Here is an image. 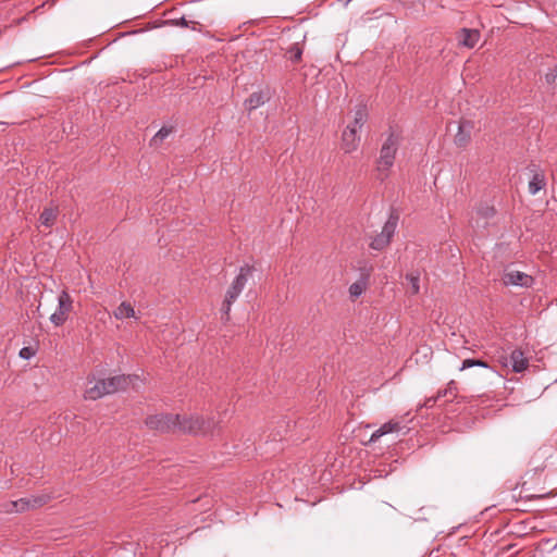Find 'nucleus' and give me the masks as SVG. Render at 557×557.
<instances>
[{
	"label": "nucleus",
	"instance_id": "obj_1",
	"mask_svg": "<svg viewBox=\"0 0 557 557\" xmlns=\"http://www.w3.org/2000/svg\"><path fill=\"white\" fill-rule=\"evenodd\" d=\"M368 110L364 104L360 103L356 106L354 110V120L346 126L342 134V148L345 153H351L358 149L360 144V136L358 133L368 121Z\"/></svg>",
	"mask_w": 557,
	"mask_h": 557
},
{
	"label": "nucleus",
	"instance_id": "obj_2",
	"mask_svg": "<svg viewBox=\"0 0 557 557\" xmlns=\"http://www.w3.org/2000/svg\"><path fill=\"white\" fill-rule=\"evenodd\" d=\"M219 421L213 418L205 419L199 414L181 416L177 414L176 431L189 434H209L213 433L219 426Z\"/></svg>",
	"mask_w": 557,
	"mask_h": 557
},
{
	"label": "nucleus",
	"instance_id": "obj_3",
	"mask_svg": "<svg viewBox=\"0 0 557 557\" xmlns=\"http://www.w3.org/2000/svg\"><path fill=\"white\" fill-rule=\"evenodd\" d=\"M252 273V268L248 264L243 265L239 268L238 274L233 280L232 284L227 288L225 293V298L222 302L221 312H222V319L227 321L230 319V312L232 305L237 300L242 292L244 290L248 277Z\"/></svg>",
	"mask_w": 557,
	"mask_h": 557
},
{
	"label": "nucleus",
	"instance_id": "obj_4",
	"mask_svg": "<svg viewBox=\"0 0 557 557\" xmlns=\"http://www.w3.org/2000/svg\"><path fill=\"white\" fill-rule=\"evenodd\" d=\"M399 144L400 137L394 132L389 133L383 143L376 166L380 180L383 181L388 176V172L394 164Z\"/></svg>",
	"mask_w": 557,
	"mask_h": 557
},
{
	"label": "nucleus",
	"instance_id": "obj_5",
	"mask_svg": "<svg viewBox=\"0 0 557 557\" xmlns=\"http://www.w3.org/2000/svg\"><path fill=\"white\" fill-rule=\"evenodd\" d=\"M48 500H49V496H47V495L25 497V498H21L17 500L4 503L1 506V511L7 512V513L24 512L29 509H35V508L41 507Z\"/></svg>",
	"mask_w": 557,
	"mask_h": 557
},
{
	"label": "nucleus",
	"instance_id": "obj_6",
	"mask_svg": "<svg viewBox=\"0 0 557 557\" xmlns=\"http://www.w3.org/2000/svg\"><path fill=\"white\" fill-rule=\"evenodd\" d=\"M397 223H398V214L392 212L389 214L387 221L383 225L381 233L375 235L372 238V240L370 243V247L372 249L379 250V251L385 249L389 245V243L395 234Z\"/></svg>",
	"mask_w": 557,
	"mask_h": 557
},
{
	"label": "nucleus",
	"instance_id": "obj_7",
	"mask_svg": "<svg viewBox=\"0 0 557 557\" xmlns=\"http://www.w3.org/2000/svg\"><path fill=\"white\" fill-rule=\"evenodd\" d=\"M177 414L173 413H159L149 416L146 419V425L150 430L161 433L176 431Z\"/></svg>",
	"mask_w": 557,
	"mask_h": 557
},
{
	"label": "nucleus",
	"instance_id": "obj_8",
	"mask_svg": "<svg viewBox=\"0 0 557 557\" xmlns=\"http://www.w3.org/2000/svg\"><path fill=\"white\" fill-rule=\"evenodd\" d=\"M409 426L404 422V419H391L389 421L382 424L377 430H375L370 436L369 444L375 443L382 436L391 434V433H401L406 435L409 432Z\"/></svg>",
	"mask_w": 557,
	"mask_h": 557
},
{
	"label": "nucleus",
	"instance_id": "obj_9",
	"mask_svg": "<svg viewBox=\"0 0 557 557\" xmlns=\"http://www.w3.org/2000/svg\"><path fill=\"white\" fill-rule=\"evenodd\" d=\"M503 283L506 286L530 287L533 284V277L521 271L506 270L503 275Z\"/></svg>",
	"mask_w": 557,
	"mask_h": 557
},
{
	"label": "nucleus",
	"instance_id": "obj_10",
	"mask_svg": "<svg viewBox=\"0 0 557 557\" xmlns=\"http://www.w3.org/2000/svg\"><path fill=\"white\" fill-rule=\"evenodd\" d=\"M103 382L109 395L120 391H125L132 383V376L122 374L104 379Z\"/></svg>",
	"mask_w": 557,
	"mask_h": 557
},
{
	"label": "nucleus",
	"instance_id": "obj_11",
	"mask_svg": "<svg viewBox=\"0 0 557 557\" xmlns=\"http://www.w3.org/2000/svg\"><path fill=\"white\" fill-rule=\"evenodd\" d=\"M480 37L478 29L462 28L457 33L458 45L469 49L475 47Z\"/></svg>",
	"mask_w": 557,
	"mask_h": 557
},
{
	"label": "nucleus",
	"instance_id": "obj_12",
	"mask_svg": "<svg viewBox=\"0 0 557 557\" xmlns=\"http://www.w3.org/2000/svg\"><path fill=\"white\" fill-rule=\"evenodd\" d=\"M103 380H89L84 393L86 399L96 400L108 395Z\"/></svg>",
	"mask_w": 557,
	"mask_h": 557
},
{
	"label": "nucleus",
	"instance_id": "obj_13",
	"mask_svg": "<svg viewBox=\"0 0 557 557\" xmlns=\"http://www.w3.org/2000/svg\"><path fill=\"white\" fill-rule=\"evenodd\" d=\"M509 362L512 367V371L517 373L524 371L529 366V360L520 348H516L511 351Z\"/></svg>",
	"mask_w": 557,
	"mask_h": 557
},
{
	"label": "nucleus",
	"instance_id": "obj_14",
	"mask_svg": "<svg viewBox=\"0 0 557 557\" xmlns=\"http://www.w3.org/2000/svg\"><path fill=\"white\" fill-rule=\"evenodd\" d=\"M471 129V122L461 121L459 123L458 132L455 135V144L459 147H465L470 141Z\"/></svg>",
	"mask_w": 557,
	"mask_h": 557
},
{
	"label": "nucleus",
	"instance_id": "obj_15",
	"mask_svg": "<svg viewBox=\"0 0 557 557\" xmlns=\"http://www.w3.org/2000/svg\"><path fill=\"white\" fill-rule=\"evenodd\" d=\"M370 270L362 273L360 280L349 286V295L352 299L358 298L367 288Z\"/></svg>",
	"mask_w": 557,
	"mask_h": 557
},
{
	"label": "nucleus",
	"instance_id": "obj_16",
	"mask_svg": "<svg viewBox=\"0 0 557 557\" xmlns=\"http://www.w3.org/2000/svg\"><path fill=\"white\" fill-rule=\"evenodd\" d=\"M113 315L117 320H123L127 318L137 319L136 311L134 307L126 301H123L114 311Z\"/></svg>",
	"mask_w": 557,
	"mask_h": 557
},
{
	"label": "nucleus",
	"instance_id": "obj_17",
	"mask_svg": "<svg viewBox=\"0 0 557 557\" xmlns=\"http://www.w3.org/2000/svg\"><path fill=\"white\" fill-rule=\"evenodd\" d=\"M546 186L545 175L542 172H536L533 174L531 181L529 182V193L531 195L537 194L541 189Z\"/></svg>",
	"mask_w": 557,
	"mask_h": 557
},
{
	"label": "nucleus",
	"instance_id": "obj_18",
	"mask_svg": "<svg viewBox=\"0 0 557 557\" xmlns=\"http://www.w3.org/2000/svg\"><path fill=\"white\" fill-rule=\"evenodd\" d=\"M73 309V299L67 290L63 289L58 297L57 310L69 314Z\"/></svg>",
	"mask_w": 557,
	"mask_h": 557
},
{
	"label": "nucleus",
	"instance_id": "obj_19",
	"mask_svg": "<svg viewBox=\"0 0 557 557\" xmlns=\"http://www.w3.org/2000/svg\"><path fill=\"white\" fill-rule=\"evenodd\" d=\"M58 216V210L55 208H45L39 216L41 225L50 227L54 224Z\"/></svg>",
	"mask_w": 557,
	"mask_h": 557
},
{
	"label": "nucleus",
	"instance_id": "obj_20",
	"mask_svg": "<svg viewBox=\"0 0 557 557\" xmlns=\"http://www.w3.org/2000/svg\"><path fill=\"white\" fill-rule=\"evenodd\" d=\"M265 101L264 95L262 92H253L249 96V98L245 101L246 108L251 111L260 106H262Z\"/></svg>",
	"mask_w": 557,
	"mask_h": 557
},
{
	"label": "nucleus",
	"instance_id": "obj_21",
	"mask_svg": "<svg viewBox=\"0 0 557 557\" xmlns=\"http://www.w3.org/2000/svg\"><path fill=\"white\" fill-rule=\"evenodd\" d=\"M476 214L482 219L490 220L496 214V210L493 206L484 203L476 208Z\"/></svg>",
	"mask_w": 557,
	"mask_h": 557
},
{
	"label": "nucleus",
	"instance_id": "obj_22",
	"mask_svg": "<svg viewBox=\"0 0 557 557\" xmlns=\"http://www.w3.org/2000/svg\"><path fill=\"white\" fill-rule=\"evenodd\" d=\"M302 55V48L298 44H294L289 49L286 51V57L288 60H290L293 63H297L301 60Z\"/></svg>",
	"mask_w": 557,
	"mask_h": 557
},
{
	"label": "nucleus",
	"instance_id": "obj_23",
	"mask_svg": "<svg viewBox=\"0 0 557 557\" xmlns=\"http://www.w3.org/2000/svg\"><path fill=\"white\" fill-rule=\"evenodd\" d=\"M406 280L410 284L411 294H413V295L418 294L419 290H420V285H419L420 275H419V273H409V274L406 275Z\"/></svg>",
	"mask_w": 557,
	"mask_h": 557
},
{
	"label": "nucleus",
	"instance_id": "obj_24",
	"mask_svg": "<svg viewBox=\"0 0 557 557\" xmlns=\"http://www.w3.org/2000/svg\"><path fill=\"white\" fill-rule=\"evenodd\" d=\"M472 367L488 368V364H487V362L480 360V359H465L462 361V364L459 370L463 371V370H466L468 368H472Z\"/></svg>",
	"mask_w": 557,
	"mask_h": 557
},
{
	"label": "nucleus",
	"instance_id": "obj_25",
	"mask_svg": "<svg viewBox=\"0 0 557 557\" xmlns=\"http://www.w3.org/2000/svg\"><path fill=\"white\" fill-rule=\"evenodd\" d=\"M171 131L172 129L168 127L160 128L151 139V144L156 146L161 144L171 134Z\"/></svg>",
	"mask_w": 557,
	"mask_h": 557
},
{
	"label": "nucleus",
	"instance_id": "obj_26",
	"mask_svg": "<svg viewBox=\"0 0 557 557\" xmlns=\"http://www.w3.org/2000/svg\"><path fill=\"white\" fill-rule=\"evenodd\" d=\"M67 320V314L62 312V311H59V310H55V312H53L51 315H50V321L52 324H54L55 326H61L65 323V321Z\"/></svg>",
	"mask_w": 557,
	"mask_h": 557
},
{
	"label": "nucleus",
	"instance_id": "obj_27",
	"mask_svg": "<svg viewBox=\"0 0 557 557\" xmlns=\"http://www.w3.org/2000/svg\"><path fill=\"white\" fill-rule=\"evenodd\" d=\"M36 355V349L30 347V346H27V347H23L20 352H18V356L22 358V359H25V360H29L30 358H33L34 356Z\"/></svg>",
	"mask_w": 557,
	"mask_h": 557
},
{
	"label": "nucleus",
	"instance_id": "obj_28",
	"mask_svg": "<svg viewBox=\"0 0 557 557\" xmlns=\"http://www.w3.org/2000/svg\"><path fill=\"white\" fill-rule=\"evenodd\" d=\"M443 394H447V396H451L453 398H455L457 396V384H456V382L451 380L447 384V387L445 389H443Z\"/></svg>",
	"mask_w": 557,
	"mask_h": 557
},
{
	"label": "nucleus",
	"instance_id": "obj_29",
	"mask_svg": "<svg viewBox=\"0 0 557 557\" xmlns=\"http://www.w3.org/2000/svg\"><path fill=\"white\" fill-rule=\"evenodd\" d=\"M174 25L181 26V27H188L189 21H187L184 16L173 20L172 21Z\"/></svg>",
	"mask_w": 557,
	"mask_h": 557
},
{
	"label": "nucleus",
	"instance_id": "obj_30",
	"mask_svg": "<svg viewBox=\"0 0 557 557\" xmlns=\"http://www.w3.org/2000/svg\"><path fill=\"white\" fill-rule=\"evenodd\" d=\"M437 401V397L432 396L425 399L424 404L422 405L425 408H432Z\"/></svg>",
	"mask_w": 557,
	"mask_h": 557
},
{
	"label": "nucleus",
	"instance_id": "obj_31",
	"mask_svg": "<svg viewBox=\"0 0 557 557\" xmlns=\"http://www.w3.org/2000/svg\"><path fill=\"white\" fill-rule=\"evenodd\" d=\"M447 396V394H443V389L438 391L437 392V395L435 397H437V399L442 398V397H445Z\"/></svg>",
	"mask_w": 557,
	"mask_h": 557
},
{
	"label": "nucleus",
	"instance_id": "obj_32",
	"mask_svg": "<svg viewBox=\"0 0 557 557\" xmlns=\"http://www.w3.org/2000/svg\"><path fill=\"white\" fill-rule=\"evenodd\" d=\"M554 77H555L554 75H548L547 74L546 75V81L549 83L552 79H554Z\"/></svg>",
	"mask_w": 557,
	"mask_h": 557
}]
</instances>
